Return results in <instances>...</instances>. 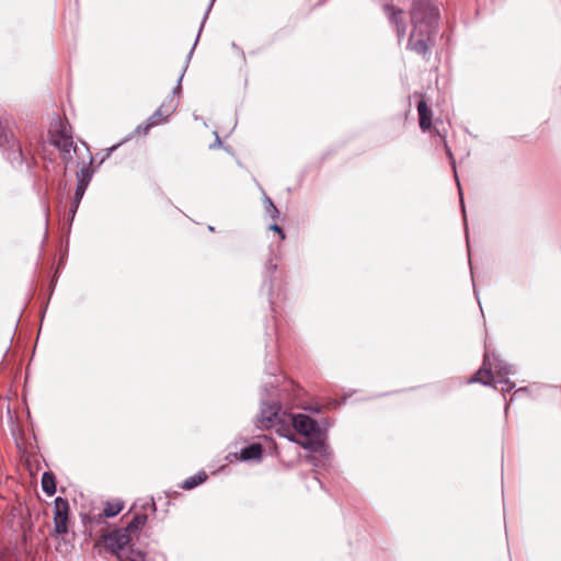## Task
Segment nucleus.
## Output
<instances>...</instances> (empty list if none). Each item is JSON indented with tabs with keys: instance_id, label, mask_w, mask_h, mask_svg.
<instances>
[{
	"instance_id": "obj_29",
	"label": "nucleus",
	"mask_w": 561,
	"mask_h": 561,
	"mask_svg": "<svg viewBox=\"0 0 561 561\" xmlns=\"http://www.w3.org/2000/svg\"><path fill=\"white\" fill-rule=\"evenodd\" d=\"M68 522H54V533L56 536L68 534Z\"/></svg>"
},
{
	"instance_id": "obj_21",
	"label": "nucleus",
	"mask_w": 561,
	"mask_h": 561,
	"mask_svg": "<svg viewBox=\"0 0 561 561\" xmlns=\"http://www.w3.org/2000/svg\"><path fill=\"white\" fill-rule=\"evenodd\" d=\"M494 364L492 366L495 368L496 373L501 376V378H507L510 374H512L513 366L501 359L497 355H493Z\"/></svg>"
},
{
	"instance_id": "obj_20",
	"label": "nucleus",
	"mask_w": 561,
	"mask_h": 561,
	"mask_svg": "<svg viewBox=\"0 0 561 561\" xmlns=\"http://www.w3.org/2000/svg\"><path fill=\"white\" fill-rule=\"evenodd\" d=\"M130 139V135H127L124 137L119 142L106 148L105 150L99 152L96 157L100 158V161L98 163V169L107 160L111 158V156L125 142H127Z\"/></svg>"
},
{
	"instance_id": "obj_33",
	"label": "nucleus",
	"mask_w": 561,
	"mask_h": 561,
	"mask_svg": "<svg viewBox=\"0 0 561 561\" xmlns=\"http://www.w3.org/2000/svg\"><path fill=\"white\" fill-rule=\"evenodd\" d=\"M268 230L276 232L279 236L280 240L286 239V233H285L284 229L278 224H276V222L271 224L268 226Z\"/></svg>"
},
{
	"instance_id": "obj_23",
	"label": "nucleus",
	"mask_w": 561,
	"mask_h": 561,
	"mask_svg": "<svg viewBox=\"0 0 561 561\" xmlns=\"http://www.w3.org/2000/svg\"><path fill=\"white\" fill-rule=\"evenodd\" d=\"M167 105L165 102H163L148 118V123L153 124V127L164 123L168 121V117L170 116L169 113L164 114L162 108Z\"/></svg>"
},
{
	"instance_id": "obj_37",
	"label": "nucleus",
	"mask_w": 561,
	"mask_h": 561,
	"mask_svg": "<svg viewBox=\"0 0 561 561\" xmlns=\"http://www.w3.org/2000/svg\"><path fill=\"white\" fill-rule=\"evenodd\" d=\"M231 48L234 49L238 53V55L241 58L242 62L247 64L245 54L242 50V48H240L234 42L231 43Z\"/></svg>"
},
{
	"instance_id": "obj_15",
	"label": "nucleus",
	"mask_w": 561,
	"mask_h": 561,
	"mask_svg": "<svg viewBox=\"0 0 561 561\" xmlns=\"http://www.w3.org/2000/svg\"><path fill=\"white\" fill-rule=\"evenodd\" d=\"M207 479V472L205 470H199L195 474L183 480L182 483L180 484V488L186 491H192L197 486L202 485L204 482H206Z\"/></svg>"
},
{
	"instance_id": "obj_42",
	"label": "nucleus",
	"mask_w": 561,
	"mask_h": 561,
	"mask_svg": "<svg viewBox=\"0 0 561 561\" xmlns=\"http://www.w3.org/2000/svg\"><path fill=\"white\" fill-rule=\"evenodd\" d=\"M469 264H470L471 277H473L472 264H471L470 260H469ZM472 284H473L474 295H476L477 299L479 300V294H478V290L476 288L474 278H472Z\"/></svg>"
},
{
	"instance_id": "obj_14",
	"label": "nucleus",
	"mask_w": 561,
	"mask_h": 561,
	"mask_svg": "<svg viewBox=\"0 0 561 561\" xmlns=\"http://www.w3.org/2000/svg\"><path fill=\"white\" fill-rule=\"evenodd\" d=\"M417 113H419V125L422 131H433L436 126L433 127V110L428 105L427 101L424 98L417 102Z\"/></svg>"
},
{
	"instance_id": "obj_47",
	"label": "nucleus",
	"mask_w": 561,
	"mask_h": 561,
	"mask_svg": "<svg viewBox=\"0 0 561 561\" xmlns=\"http://www.w3.org/2000/svg\"><path fill=\"white\" fill-rule=\"evenodd\" d=\"M80 203H81V201L76 199V198H73V197L71 198V202H70V204H71L72 206L77 207V208H79Z\"/></svg>"
},
{
	"instance_id": "obj_46",
	"label": "nucleus",
	"mask_w": 561,
	"mask_h": 561,
	"mask_svg": "<svg viewBox=\"0 0 561 561\" xmlns=\"http://www.w3.org/2000/svg\"><path fill=\"white\" fill-rule=\"evenodd\" d=\"M47 300H49V298H48ZM47 307H48V301H46V302L44 304L43 308H42V314H41L42 320H43V319H44V317H45V313H46Z\"/></svg>"
},
{
	"instance_id": "obj_49",
	"label": "nucleus",
	"mask_w": 561,
	"mask_h": 561,
	"mask_svg": "<svg viewBox=\"0 0 561 561\" xmlns=\"http://www.w3.org/2000/svg\"><path fill=\"white\" fill-rule=\"evenodd\" d=\"M450 32H453V30H450ZM450 35H451V33L448 34V33L444 32L442 34V38L446 37V41L448 42L450 39Z\"/></svg>"
},
{
	"instance_id": "obj_10",
	"label": "nucleus",
	"mask_w": 561,
	"mask_h": 561,
	"mask_svg": "<svg viewBox=\"0 0 561 561\" xmlns=\"http://www.w3.org/2000/svg\"><path fill=\"white\" fill-rule=\"evenodd\" d=\"M50 145L55 148L73 147V151L77 150V146L73 142L70 126L68 124L60 123L58 125L55 133L50 136Z\"/></svg>"
},
{
	"instance_id": "obj_3",
	"label": "nucleus",
	"mask_w": 561,
	"mask_h": 561,
	"mask_svg": "<svg viewBox=\"0 0 561 561\" xmlns=\"http://www.w3.org/2000/svg\"><path fill=\"white\" fill-rule=\"evenodd\" d=\"M130 520L124 527L112 529L102 536L104 547L118 561H148L147 553L136 548L140 533L148 522V514L134 511Z\"/></svg>"
},
{
	"instance_id": "obj_22",
	"label": "nucleus",
	"mask_w": 561,
	"mask_h": 561,
	"mask_svg": "<svg viewBox=\"0 0 561 561\" xmlns=\"http://www.w3.org/2000/svg\"><path fill=\"white\" fill-rule=\"evenodd\" d=\"M263 194V205L265 213L272 218L277 219L279 217V210L275 206L274 202L270 196L266 195V193L263 191L262 187H260Z\"/></svg>"
},
{
	"instance_id": "obj_25",
	"label": "nucleus",
	"mask_w": 561,
	"mask_h": 561,
	"mask_svg": "<svg viewBox=\"0 0 561 561\" xmlns=\"http://www.w3.org/2000/svg\"><path fill=\"white\" fill-rule=\"evenodd\" d=\"M81 518H82V523L84 524L85 527H88V526L92 527L93 525L104 524L105 519L107 517H103L102 512H101L98 515H93V516L81 514Z\"/></svg>"
},
{
	"instance_id": "obj_19",
	"label": "nucleus",
	"mask_w": 561,
	"mask_h": 561,
	"mask_svg": "<svg viewBox=\"0 0 561 561\" xmlns=\"http://www.w3.org/2000/svg\"><path fill=\"white\" fill-rule=\"evenodd\" d=\"M215 1H216V0H210V1H209V4H208V7H207V9H206V11H205V14H204L203 21H202V23H201V25H199V30H198L197 36H196V38H195V42H194V44H193V47L191 48V50H190V51H188V54L186 55V58H185V65H184V67H183V69H182V70H183V72H185V71L187 70V68H188V64H190L191 58H192V56H193L194 49H195V47H196V45H197V43H198V39H199L201 33H202V31H203V27H204V25H205V23H206V20H207L208 15H209V13H210V11H211V8H213V5H214Z\"/></svg>"
},
{
	"instance_id": "obj_7",
	"label": "nucleus",
	"mask_w": 561,
	"mask_h": 561,
	"mask_svg": "<svg viewBox=\"0 0 561 561\" xmlns=\"http://www.w3.org/2000/svg\"><path fill=\"white\" fill-rule=\"evenodd\" d=\"M304 390L294 382H290V390L285 394V400L283 403V410L286 415L284 416V421L290 425V414L287 412L286 405L296 407L302 409L311 414H320L323 410L322 405L318 402H302L300 397Z\"/></svg>"
},
{
	"instance_id": "obj_39",
	"label": "nucleus",
	"mask_w": 561,
	"mask_h": 561,
	"mask_svg": "<svg viewBox=\"0 0 561 561\" xmlns=\"http://www.w3.org/2000/svg\"><path fill=\"white\" fill-rule=\"evenodd\" d=\"M69 514H54V522H68Z\"/></svg>"
},
{
	"instance_id": "obj_48",
	"label": "nucleus",
	"mask_w": 561,
	"mask_h": 561,
	"mask_svg": "<svg viewBox=\"0 0 561 561\" xmlns=\"http://www.w3.org/2000/svg\"><path fill=\"white\" fill-rule=\"evenodd\" d=\"M222 149H224L226 152H228L229 154L233 156V151H232V149H231L229 146H225V145H224Z\"/></svg>"
},
{
	"instance_id": "obj_24",
	"label": "nucleus",
	"mask_w": 561,
	"mask_h": 561,
	"mask_svg": "<svg viewBox=\"0 0 561 561\" xmlns=\"http://www.w3.org/2000/svg\"><path fill=\"white\" fill-rule=\"evenodd\" d=\"M54 514H70L69 501L66 497L57 496L54 500Z\"/></svg>"
},
{
	"instance_id": "obj_28",
	"label": "nucleus",
	"mask_w": 561,
	"mask_h": 561,
	"mask_svg": "<svg viewBox=\"0 0 561 561\" xmlns=\"http://www.w3.org/2000/svg\"><path fill=\"white\" fill-rule=\"evenodd\" d=\"M152 128H153V124L148 123V121L146 119L145 122L139 124L133 133L129 134L130 138L133 137V135H136V134L142 133L144 135H147Z\"/></svg>"
},
{
	"instance_id": "obj_26",
	"label": "nucleus",
	"mask_w": 561,
	"mask_h": 561,
	"mask_svg": "<svg viewBox=\"0 0 561 561\" xmlns=\"http://www.w3.org/2000/svg\"><path fill=\"white\" fill-rule=\"evenodd\" d=\"M494 382H495V386H497V383L503 385L501 388L502 393L511 392L516 387L515 382L510 380L508 378H500V379L494 378ZM494 388L496 389V387H494Z\"/></svg>"
},
{
	"instance_id": "obj_9",
	"label": "nucleus",
	"mask_w": 561,
	"mask_h": 561,
	"mask_svg": "<svg viewBox=\"0 0 561 561\" xmlns=\"http://www.w3.org/2000/svg\"><path fill=\"white\" fill-rule=\"evenodd\" d=\"M383 11L387 14L389 23L396 28L399 41L404 37L407 32V24L403 20V10L396 8L392 3L386 2L382 4Z\"/></svg>"
},
{
	"instance_id": "obj_52",
	"label": "nucleus",
	"mask_w": 561,
	"mask_h": 561,
	"mask_svg": "<svg viewBox=\"0 0 561 561\" xmlns=\"http://www.w3.org/2000/svg\"><path fill=\"white\" fill-rule=\"evenodd\" d=\"M164 493H165V496H167V497H170V496H171V492L165 491ZM172 494H178V492H172Z\"/></svg>"
},
{
	"instance_id": "obj_16",
	"label": "nucleus",
	"mask_w": 561,
	"mask_h": 561,
	"mask_svg": "<svg viewBox=\"0 0 561 561\" xmlns=\"http://www.w3.org/2000/svg\"><path fill=\"white\" fill-rule=\"evenodd\" d=\"M134 511L144 512V513H146L147 511H150V513L152 515H156L158 508H157L154 497L151 496L149 500H141V499L136 500L129 507L127 514H131V512H134Z\"/></svg>"
},
{
	"instance_id": "obj_56",
	"label": "nucleus",
	"mask_w": 561,
	"mask_h": 561,
	"mask_svg": "<svg viewBox=\"0 0 561 561\" xmlns=\"http://www.w3.org/2000/svg\"><path fill=\"white\" fill-rule=\"evenodd\" d=\"M170 505H171V502H170V501H168V502L165 503V507H169Z\"/></svg>"
},
{
	"instance_id": "obj_30",
	"label": "nucleus",
	"mask_w": 561,
	"mask_h": 561,
	"mask_svg": "<svg viewBox=\"0 0 561 561\" xmlns=\"http://www.w3.org/2000/svg\"><path fill=\"white\" fill-rule=\"evenodd\" d=\"M79 208L72 206L70 204L69 206V209H68V214H67V232L69 233L70 232V229H71V226L73 224V220H75V217L77 215V211H78Z\"/></svg>"
},
{
	"instance_id": "obj_31",
	"label": "nucleus",
	"mask_w": 561,
	"mask_h": 561,
	"mask_svg": "<svg viewBox=\"0 0 561 561\" xmlns=\"http://www.w3.org/2000/svg\"><path fill=\"white\" fill-rule=\"evenodd\" d=\"M59 153H60V158L62 159V161H65L66 163L72 161V154H71V150H73V147H65V148H57Z\"/></svg>"
},
{
	"instance_id": "obj_51",
	"label": "nucleus",
	"mask_w": 561,
	"mask_h": 561,
	"mask_svg": "<svg viewBox=\"0 0 561 561\" xmlns=\"http://www.w3.org/2000/svg\"><path fill=\"white\" fill-rule=\"evenodd\" d=\"M256 437H259V438H263V439H268V436H267V435H265V434L257 435Z\"/></svg>"
},
{
	"instance_id": "obj_12",
	"label": "nucleus",
	"mask_w": 561,
	"mask_h": 561,
	"mask_svg": "<svg viewBox=\"0 0 561 561\" xmlns=\"http://www.w3.org/2000/svg\"><path fill=\"white\" fill-rule=\"evenodd\" d=\"M434 134L437 135L442 139V142L444 145L446 154L449 158L451 168L454 170V175L456 178L457 186H458V192H459L460 206H461L465 224L467 225V215H466V206H465V201H463V193H462L461 184H460V181H459V178H458L457 168H456V160H455L454 153H453L450 147L447 144L446 135L443 134L437 127L434 128Z\"/></svg>"
},
{
	"instance_id": "obj_32",
	"label": "nucleus",
	"mask_w": 561,
	"mask_h": 561,
	"mask_svg": "<svg viewBox=\"0 0 561 561\" xmlns=\"http://www.w3.org/2000/svg\"><path fill=\"white\" fill-rule=\"evenodd\" d=\"M163 102L167 103L164 107L169 108V114L171 115L179 106V101H175L172 95H169Z\"/></svg>"
},
{
	"instance_id": "obj_17",
	"label": "nucleus",
	"mask_w": 561,
	"mask_h": 561,
	"mask_svg": "<svg viewBox=\"0 0 561 561\" xmlns=\"http://www.w3.org/2000/svg\"><path fill=\"white\" fill-rule=\"evenodd\" d=\"M41 485L43 492L47 496L55 495V493L57 492L55 473L50 470L44 471L41 479Z\"/></svg>"
},
{
	"instance_id": "obj_43",
	"label": "nucleus",
	"mask_w": 561,
	"mask_h": 561,
	"mask_svg": "<svg viewBox=\"0 0 561 561\" xmlns=\"http://www.w3.org/2000/svg\"><path fill=\"white\" fill-rule=\"evenodd\" d=\"M184 75H185V72L182 71L181 75L179 76L178 80H176V84L175 85L179 87V89L182 88V80L184 78Z\"/></svg>"
},
{
	"instance_id": "obj_44",
	"label": "nucleus",
	"mask_w": 561,
	"mask_h": 561,
	"mask_svg": "<svg viewBox=\"0 0 561 561\" xmlns=\"http://www.w3.org/2000/svg\"><path fill=\"white\" fill-rule=\"evenodd\" d=\"M181 93H182V88H181V89H179V87H176V85H175V87L172 89L171 95L174 98L175 95H180Z\"/></svg>"
},
{
	"instance_id": "obj_40",
	"label": "nucleus",
	"mask_w": 561,
	"mask_h": 561,
	"mask_svg": "<svg viewBox=\"0 0 561 561\" xmlns=\"http://www.w3.org/2000/svg\"><path fill=\"white\" fill-rule=\"evenodd\" d=\"M44 216H45V229L47 230L49 220V206L47 203L44 204Z\"/></svg>"
},
{
	"instance_id": "obj_45",
	"label": "nucleus",
	"mask_w": 561,
	"mask_h": 561,
	"mask_svg": "<svg viewBox=\"0 0 561 561\" xmlns=\"http://www.w3.org/2000/svg\"><path fill=\"white\" fill-rule=\"evenodd\" d=\"M56 283H57V277H55L54 279H51V283H50V289H49V297L51 296L54 289H55V286H56Z\"/></svg>"
},
{
	"instance_id": "obj_13",
	"label": "nucleus",
	"mask_w": 561,
	"mask_h": 561,
	"mask_svg": "<svg viewBox=\"0 0 561 561\" xmlns=\"http://www.w3.org/2000/svg\"><path fill=\"white\" fill-rule=\"evenodd\" d=\"M93 157L90 156L89 164L85 165L83 162H78L77 165L80 169L76 173V187L81 188L82 191H87L89 184L91 183L94 173L98 171V167H93Z\"/></svg>"
},
{
	"instance_id": "obj_1",
	"label": "nucleus",
	"mask_w": 561,
	"mask_h": 561,
	"mask_svg": "<svg viewBox=\"0 0 561 561\" xmlns=\"http://www.w3.org/2000/svg\"><path fill=\"white\" fill-rule=\"evenodd\" d=\"M268 386L263 387L262 409L255 416L257 430H270L278 426L276 433L289 442L299 445L309 454L306 461L316 468L325 469L332 460V453L328 443V432L334 420L322 417L317 420L305 413L290 414V425L284 421L286 415L282 408V400L271 397Z\"/></svg>"
},
{
	"instance_id": "obj_54",
	"label": "nucleus",
	"mask_w": 561,
	"mask_h": 561,
	"mask_svg": "<svg viewBox=\"0 0 561 561\" xmlns=\"http://www.w3.org/2000/svg\"><path fill=\"white\" fill-rule=\"evenodd\" d=\"M314 479L319 482L320 486L323 488V483L319 481L317 477H314Z\"/></svg>"
},
{
	"instance_id": "obj_35",
	"label": "nucleus",
	"mask_w": 561,
	"mask_h": 561,
	"mask_svg": "<svg viewBox=\"0 0 561 561\" xmlns=\"http://www.w3.org/2000/svg\"><path fill=\"white\" fill-rule=\"evenodd\" d=\"M214 135H215V141L209 145V149L214 150V149H217V148H222L224 144H222L218 133L214 131Z\"/></svg>"
},
{
	"instance_id": "obj_55",
	"label": "nucleus",
	"mask_w": 561,
	"mask_h": 561,
	"mask_svg": "<svg viewBox=\"0 0 561 561\" xmlns=\"http://www.w3.org/2000/svg\"><path fill=\"white\" fill-rule=\"evenodd\" d=\"M193 116H194V119H196V121L199 119L198 115L194 114Z\"/></svg>"
},
{
	"instance_id": "obj_41",
	"label": "nucleus",
	"mask_w": 561,
	"mask_h": 561,
	"mask_svg": "<svg viewBox=\"0 0 561 561\" xmlns=\"http://www.w3.org/2000/svg\"><path fill=\"white\" fill-rule=\"evenodd\" d=\"M84 194H85V192H84V191H82L81 188L76 187V188H75L73 198L79 199V201H82V198H83Z\"/></svg>"
},
{
	"instance_id": "obj_4",
	"label": "nucleus",
	"mask_w": 561,
	"mask_h": 561,
	"mask_svg": "<svg viewBox=\"0 0 561 561\" xmlns=\"http://www.w3.org/2000/svg\"><path fill=\"white\" fill-rule=\"evenodd\" d=\"M277 332V325L275 323L274 317L265 327V336L267 337L265 342V362H264V374L268 377V380L263 381L260 388V410L262 409V397L265 391H263L264 386H268V394L272 397L279 398L282 400V404L285 400V394L290 390V382L288 385L279 387V366L277 363V337L275 334Z\"/></svg>"
},
{
	"instance_id": "obj_5",
	"label": "nucleus",
	"mask_w": 561,
	"mask_h": 561,
	"mask_svg": "<svg viewBox=\"0 0 561 561\" xmlns=\"http://www.w3.org/2000/svg\"><path fill=\"white\" fill-rule=\"evenodd\" d=\"M260 295L267 299L272 312L276 311V299L285 298V273L279 268L277 255L273 252L264 262Z\"/></svg>"
},
{
	"instance_id": "obj_27",
	"label": "nucleus",
	"mask_w": 561,
	"mask_h": 561,
	"mask_svg": "<svg viewBox=\"0 0 561 561\" xmlns=\"http://www.w3.org/2000/svg\"><path fill=\"white\" fill-rule=\"evenodd\" d=\"M529 390H530V388L527 387V386L515 389V391H514L510 402L505 403L504 412H505L506 415L508 413L510 403L513 402L514 400H516L522 393H528Z\"/></svg>"
},
{
	"instance_id": "obj_36",
	"label": "nucleus",
	"mask_w": 561,
	"mask_h": 561,
	"mask_svg": "<svg viewBox=\"0 0 561 561\" xmlns=\"http://www.w3.org/2000/svg\"><path fill=\"white\" fill-rule=\"evenodd\" d=\"M65 190H66V183L60 181L58 184V197H57V202L59 205L62 204Z\"/></svg>"
},
{
	"instance_id": "obj_53",
	"label": "nucleus",
	"mask_w": 561,
	"mask_h": 561,
	"mask_svg": "<svg viewBox=\"0 0 561 561\" xmlns=\"http://www.w3.org/2000/svg\"><path fill=\"white\" fill-rule=\"evenodd\" d=\"M208 230H209V231H211V232H215V227H214V226H211V225H209V226H208Z\"/></svg>"
},
{
	"instance_id": "obj_50",
	"label": "nucleus",
	"mask_w": 561,
	"mask_h": 561,
	"mask_svg": "<svg viewBox=\"0 0 561 561\" xmlns=\"http://www.w3.org/2000/svg\"><path fill=\"white\" fill-rule=\"evenodd\" d=\"M329 0H319L314 7H322L323 4H325Z\"/></svg>"
},
{
	"instance_id": "obj_11",
	"label": "nucleus",
	"mask_w": 561,
	"mask_h": 561,
	"mask_svg": "<svg viewBox=\"0 0 561 561\" xmlns=\"http://www.w3.org/2000/svg\"><path fill=\"white\" fill-rule=\"evenodd\" d=\"M238 455L242 457V462L259 463L265 456V448L261 443L252 442L242 447Z\"/></svg>"
},
{
	"instance_id": "obj_2",
	"label": "nucleus",
	"mask_w": 561,
	"mask_h": 561,
	"mask_svg": "<svg viewBox=\"0 0 561 561\" xmlns=\"http://www.w3.org/2000/svg\"><path fill=\"white\" fill-rule=\"evenodd\" d=\"M412 31L408 38L407 49L425 56L435 46L439 34L442 14L434 0H413L410 9Z\"/></svg>"
},
{
	"instance_id": "obj_34",
	"label": "nucleus",
	"mask_w": 561,
	"mask_h": 561,
	"mask_svg": "<svg viewBox=\"0 0 561 561\" xmlns=\"http://www.w3.org/2000/svg\"><path fill=\"white\" fill-rule=\"evenodd\" d=\"M347 398H348V397L346 396V397H344L342 400L330 399L328 407H329L330 409H336V408H339V407H341V405L345 404V403H346Z\"/></svg>"
},
{
	"instance_id": "obj_8",
	"label": "nucleus",
	"mask_w": 561,
	"mask_h": 561,
	"mask_svg": "<svg viewBox=\"0 0 561 561\" xmlns=\"http://www.w3.org/2000/svg\"><path fill=\"white\" fill-rule=\"evenodd\" d=\"M493 366L489 359V353L485 352L482 365L480 368L472 375L467 383H481L486 387H495L494 375L492 373Z\"/></svg>"
},
{
	"instance_id": "obj_18",
	"label": "nucleus",
	"mask_w": 561,
	"mask_h": 561,
	"mask_svg": "<svg viewBox=\"0 0 561 561\" xmlns=\"http://www.w3.org/2000/svg\"><path fill=\"white\" fill-rule=\"evenodd\" d=\"M124 507H125V502L123 500L106 501L104 503L102 516L113 518V517L117 516L124 510Z\"/></svg>"
},
{
	"instance_id": "obj_6",
	"label": "nucleus",
	"mask_w": 561,
	"mask_h": 561,
	"mask_svg": "<svg viewBox=\"0 0 561 561\" xmlns=\"http://www.w3.org/2000/svg\"><path fill=\"white\" fill-rule=\"evenodd\" d=\"M0 149L3 158L14 170L30 171L35 163L34 157L25 151L7 123L0 121Z\"/></svg>"
},
{
	"instance_id": "obj_38",
	"label": "nucleus",
	"mask_w": 561,
	"mask_h": 561,
	"mask_svg": "<svg viewBox=\"0 0 561 561\" xmlns=\"http://www.w3.org/2000/svg\"><path fill=\"white\" fill-rule=\"evenodd\" d=\"M226 459L230 462H232L233 460H238V461L242 462V457L238 455V451L228 453V455L226 456Z\"/></svg>"
}]
</instances>
